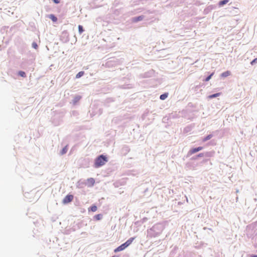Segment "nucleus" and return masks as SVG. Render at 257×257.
<instances>
[{
  "label": "nucleus",
  "mask_w": 257,
  "mask_h": 257,
  "mask_svg": "<svg viewBox=\"0 0 257 257\" xmlns=\"http://www.w3.org/2000/svg\"><path fill=\"white\" fill-rule=\"evenodd\" d=\"M164 228L163 224L160 223L156 224L148 230V235L151 237H155L161 234Z\"/></svg>",
  "instance_id": "1"
},
{
  "label": "nucleus",
  "mask_w": 257,
  "mask_h": 257,
  "mask_svg": "<svg viewBox=\"0 0 257 257\" xmlns=\"http://www.w3.org/2000/svg\"><path fill=\"white\" fill-rule=\"evenodd\" d=\"M203 149L202 147H198L197 148H194L190 149L189 152H188L186 157H189L192 154L196 153Z\"/></svg>",
  "instance_id": "2"
},
{
  "label": "nucleus",
  "mask_w": 257,
  "mask_h": 257,
  "mask_svg": "<svg viewBox=\"0 0 257 257\" xmlns=\"http://www.w3.org/2000/svg\"><path fill=\"white\" fill-rule=\"evenodd\" d=\"M145 18L143 15L139 16L138 17H133L132 18V22L133 23H137L139 21H142Z\"/></svg>",
  "instance_id": "3"
},
{
  "label": "nucleus",
  "mask_w": 257,
  "mask_h": 257,
  "mask_svg": "<svg viewBox=\"0 0 257 257\" xmlns=\"http://www.w3.org/2000/svg\"><path fill=\"white\" fill-rule=\"evenodd\" d=\"M125 248H126V246H125V243H123L122 244H121L120 245H119V246H118L117 248H116L113 250V251L115 252H118L120 251H122V250H124Z\"/></svg>",
  "instance_id": "4"
},
{
  "label": "nucleus",
  "mask_w": 257,
  "mask_h": 257,
  "mask_svg": "<svg viewBox=\"0 0 257 257\" xmlns=\"http://www.w3.org/2000/svg\"><path fill=\"white\" fill-rule=\"evenodd\" d=\"M210 154L209 152H206L205 153H200L198 155H196V157H210Z\"/></svg>",
  "instance_id": "5"
},
{
  "label": "nucleus",
  "mask_w": 257,
  "mask_h": 257,
  "mask_svg": "<svg viewBox=\"0 0 257 257\" xmlns=\"http://www.w3.org/2000/svg\"><path fill=\"white\" fill-rule=\"evenodd\" d=\"M134 237H131L130 238L126 241H125L124 243H125V246L126 247L128 246L134 240Z\"/></svg>",
  "instance_id": "6"
},
{
  "label": "nucleus",
  "mask_w": 257,
  "mask_h": 257,
  "mask_svg": "<svg viewBox=\"0 0 257 257\" xmlns=\"http://www.w3.org/2000/svg\"><path fill=\"white\" fill-rule=\"evenodd\" d=\"M231 73L229 71H225L221 74V77H226L230 75Z\"/></svg>",
  "instance_id": "7"
},
{
  "label": "nucleus",
  "mask_w": 257,
  "mask_h": 257,
  "mask_svg": "<svg viewBox=\"0 0 257 257\" xmlns=\"http://www.w3.org/2000/svg\"><path fill=\"white\" fill-rule=\"evenodd\" d=\"M229 2V0H222L219 2L218 6L219 7H221L223 6L224 5L226 4Z\"/></svg>",
  "instance_id": "8"
},
{
  "label": "nucleus",
  "mask_w": 257,
  "mask_h": 257,
  "mask_svg": "<svg viewBox=\"0 0 257 257\" xmlns=\"http://www.w3.org/2000/svg\"><path fill=\"white\" fill-rule=\"evenodd\" d=\"M212 137L213 136L211 134L208 135L203 139L202 141L203 142H206L207 141L211 139L212 138Z\"/></svg>",
  "instance_id": "9"
},
{
  "label": "nucleus",
  "mask_w": 257,
  "mask_h": 257,
  "mask_svg": "<svg viewBox=\"0 0 257 257\" xmlns=\"http://www.w3.org/2000/svg\"><path fill=\"white\" fill-rule=\"evenodd\" d=\"M49 18L54 22H56L57 21V18L54 15L51 14L49 16Z\"/></svg>",
  "instance_id": "10"
},
{
  "label": "nucleus",
  "mask_w": 257,
  "mask_h": 257,
  "mask_svg": "<svg viewBox=\"0 0 257 257\" xmlns=\"http://www.w3.org/2000/svg\"><path fill=\"white\" fill-rule=\"evenodd\" d=\"M168 97V93H164L160 96V98L161 100H165Z\"/></svg>",
  "instance_id": "11"
},
{
  "label": "nucleus",
  "mask_w": 257,
  "mask_h": 257,
  "mask_svg": "<svg viewBox=\"0 0 257 257\" xmlns=\"http://www.w3.org/2000/svg\"><path fill=\"white\" fill-rule=\"evenodd\" d=\"M219 95H220L219 93H214V94L210 95L208 96V97L209 98L211 99V98H213L216 97L218 96Z\"/></svg>",
  "instance_id": "12"
},
{
  "label": "nucleus",
  "mask_w": 257,
  "mask_h": 257,
  "mask_svg": "<svg viewBox=\"0 0 257 257\" xmlns=\"http://www.w3.org/2000/svg\"><path fill=\"white\" fill-rule=\"evenodd\" d=\"M214 72L211 73L209 76H208L204 80L205 81H208L214 75Z\"/></svg>",
  "instance_id": "13"
},
{
  "label": "nucleus",
  "mask_w": 257,
  "mask_h": 257,
  "mask_svg": "<svg viewBox=\"0 0 257 257\" xmlns=\"http://www.w3.org/2000/svg\"><path fill=\"white\" fill-rule=\"evenodd\" d=\"M216 7L214 5H210L207 8L206 10H209V11H211L214 9H215Z\"/></svg>",
  "instance_id": "14"
},
{
  "label": "nucleus",
  "mask_w": 257,
  "mask_h": 257,
  "mask_svg": "<svg viewBox=\"0 0 257 257\" xmlns=\"http://www.w3.org/2000/svg\"><path fill=\"white\" fill-rule=\"evenodd\" d=\"M78 31L80 34H81L84 31L83 27L82 26H78Z\"/></svg>",
  "instance_id": "15"
},
{
  "label": "nucleus",
  "mask_w": 257,
  "mask_h": 257,
  "mask_svg": "<svg viewBox=\"0 0 257 257\" xmlns=\"http://www.w3.org/2000/svg\"><path fill=\"white\" fill-rule=\"evenodd\" d=\"M257 63V58L254 59L253 60H252L250 62V64L251 65H253L254 64H255V63Z\"/></svg>",
  "instance_id": "16"
},
{
  "label": "nucleus",
  "mask_w": 257,
  "mask_h": 257,
  "mask_svg": "<svg viewBox=\"0 0 257 257\" xmlns=\"http://www.w3.org/2000/svg\"><path fill=\"white\" fill-rule=\"evenodd\" d=\"M198 158V157H196V156H195L192 157L191 159V160H196V159H197Z\"/></svg>",
  "instance_id": "17"
},
{
  "label": "nucleus",
  "mask_w": 257,
  "mask_h": 257,
  "mask_svg": "<svg viewBox=\"0 0 257 257\" xmlns=\"http://www.w3.org/2000/svg\"><path fill=\"white\" fill-rule=\"evenodd\" d=\"M53 1L55 4H58V3H59V0H53Z\"/></svg>",
  "instance_id": "18"
},
{
  "label": "nucleus",
  "mask_w": 257,
  "mask_h": 257,
  "mask_svg": "<svg viewBox=\"0 0 257 257\" xmlns=\"http://www.w3.org/2000/svg\"><path fill=\"white\" fill-rule=\"evenodd\" d=\"M33 46L34 48H36V47L37 46V45L36 43H33Z\"/></svg>",
  "instance_id": "19"
},
{
  "label": "nucleus",
  "mask_w": 257,
  "mask_h": 257,
  "mask_svg": "<svg viewBox=\"0 0 257 257\" xmlns=\"http://www.w3.org/2000/svg\"><path fill=\"white\" fill-rule=\"evenodd\" d=\"M250 257H257L256 254H252L250 255Z\"/></svg>",
  "instance_id": "20"
},
{
  "label": "nucleus",
  "mask_w": 257,
  "mask_h": 257,
  "mask_svg": "<svg viewBox=\"0 0 257 257\" xmlns=\"http://www.w3.org/2000/svg\"><path fill=\"white\" fill-rule=\"evenodd\" d=\"M208 11H209V10H206V8L204 10V12H207Z\"/></svg>",
  "instance_id": "21"
},
{
  "label": "nucleus",
  "mask_w": 257,
  "mask_h": 257,
  "mask_svg": "<svg viewBox=\"0 0 257 257\" xmlns=\"http://www.w3.org/2000/svg\"><path fill=\"white\" fill-rule=\"evenodd\" d=\"M113 257H118V256H115V255H113Z\"/></svg>",
  "instance_id": "22"
}]
</instances>
